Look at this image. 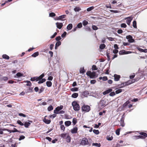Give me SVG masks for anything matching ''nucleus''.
Returning <instances> with one entry per match:
<instances>
[{
    "label": "nucleus",
    "instance_id": "nucleus-20",
    "mask_svg": "<svg viewBox=\"0 0 147 147\" xmlns=\"http://www.w3.org/2000/svg\"><path fill=\"white\" fill-rule=\"evenodd\" d=\"M64 117L65 118L67 119H69L72 118V117L71 116L69 115L66 114H65L64 115Z\"/></svg>",
    "mask_w": 147,
    "mask_h": 147
},
{
    "label": "nucleus",
    "instance_id": "nucleus-1",
    "mask_svg": "<svg viewBox=\"0 0 147 147\" xmlns=\"http://www.w3.org/2000/svg\"><path fill=\"white\" fill-rule=\"evenodd\" d=\"M80 144L82 145H88V146H90L91 144V143L89 142L87 138H84L82 139Z\"/></svg>",
    "mask_w": 147,
    "mask_h": 147
},
{
    "label": "nucleus",
    "instance_id": "nucleus-5",
    "mask_svg": "<svg viewBox=\"0 0 147 147\" xmlns=\"http://www.w3.org/2000/svg\"><path fill=\"white\" fill-rule=\"evenodd\" d=\"M107 105H106V101L102 98L100 101L99 103L98 104L99 106L103 108L105 107Z\"/></svg>",
    "mask_w": 147,
    "mask_h": 147
},
{
    "label": "nucleus",
    "instance_id": "nucleus-64",
    "mask_svg": "<svg viewBox=\"0 0 147 147\" xmlns=\"http://www.w3.org/2000/svg\"><path fill=\"white\" fill-rule=\"evenodd\" d=\"M61 39V38L60 37V36H58L55 39L57 41H58L60 40Z\"/></svg>",
    "mask_w": 147,
    "mask_h": 147
},
{
    "label": "nucleus",
    "instance_id": "nucleus-33",
    "mask_svg": "<svg viewBox=\"0 0 147 147\" xmlns=\"http://www.w3.org/2000/svg\"><path fill=\"white\" fill-rule=\"evenodd\" d=\"M74 10L76 12H78L81 10V9L79 7H76L74 8Z\"/></svg>",
    "mask_w": 147,
    "mask_h": 147
},
{
    "label": "nucleus",
    "instance_id": "nucleus-14",
    "mask_svg": "<svg viewBox=\"0 0 147 147\" xmlns=\"http://www.w3.org/2000/svg\"><path fill=\"white\" fill-rule=\"evenodd\" d=\"M66 17V16L65 15L59 16L58 17L57 20L64 21L65 20V19H63L65 18Z\"/></svg>",
    "mask_w": 147,
    "mask_h": 147
},
{
    "label": "nucleus",
    "instance_id": "nucleus-16",
    "mask_svg": "<svg viewBox=\"0 0 147 147\" xmlns=\"http://www.w3.org/2000/svg\"><path fill=\"white\" fill-rule=\"evenodd\" d=\"M57 27L59 29H61L63 26V25L61 23L57 22L56 23Z\"/></svg>",
    "mask_w": 147,
    "mask_h": 147
},
{
    "label": "nucleus",
    "instance_id": "nucleus-46",
    "mask_svg": "<svg viewBox=\"0 0 147 147\" xmlns=\"http://www.w3.org/2000/svg\"><path fill=\"white\" fill-rule=\"evenodd\" d=\"M93 132L96 134L97 135L99 134V131L98 130L94 129L93 131Z\"/></svg>",
    "mask_w": 147,
    "mask_h": 147
},
{
    "label": "nucleus",
    "instance_id": "nucleus-47",
    "mask_svg": "<svg viewBox=\"0 0 147 147\" xmlns=\"http://www.w3.org/2000/svg\"><path fill=\"white\" fill-rule=\"evenodd\" d=\"M17 123L18 124L22 126L24 125V123L21 121L20 120H18L17 121Z\"/></svg>",
    "mask_w": 147,
    "mask_h": 147
},
{
    "label": "nucleus",
    "instance_id": "nucleus-39",
    "mask_svg": "<svg viewBox=\"0 0 147 147\" xmlns=\"http://www.w3.org/2000/svg\"><path fill=\"white\" fill-rule=\"evenodd\" d=\"M78 88L75 87L71 89V90L72 91L74 92L78 91Z\"/></svg>",
    "mask_w": 147,
    "mask_h": 147
},
{
    "label": "nucleus",
    "instance_id": "nucleus-52",
    "mask_svg": "<svg viewBox=\"0 0 147 147\" xmlns=\"http://www.w3.org/2000/svg\"><path fill=\"white\" fill-rule=\"evenodd\" d=\"M120 129H118L116 131V134L117 135H119L120 134Z\"/></svg>",
    "mask_w": 147,
    "mask_h": 147
},
{
    "label": "nucleus",
    "instance_id": "nucleus-62",
    "mask_svg": "<svg viewBox=\"0 0 147 147\" xmlns=\"http://www.w3.org/2000/svg\"><path fill=\"white\" fill-rule=\"evenodd\" d=\"M67 34V33L66 32H65L64 33L62 34L61 35V37L62 38L66 36Z\"/></svg>",
    "mask_w": 147,
    "mask_h": 147
},
{
    "label": "nucleus",
    "instance_id": "nucleus-2",
    "mask_svg": "<svg viewBox=\"0 0 147 147\" xmlns=\"http://www.w3.org/2000/svg\"><path fill=\"white\" fill-rule=\"evenodd\" d=\"M72 105L73 107L74 110L75 111H78L80 110L79 105L75 101H74L72 103Z\"/></svg>",
    "mask_w": 147,
    "mask_h": 147
},
{
    "label": "nucleus",
    "instance_id": "nucleus-18",
    "mask_svg": "<svg viewBox=\"0 0 147 147\" xmlns=\"http://www.w3.org/2000/svg\"><path fill=\"white\" fill-rule=\"evenodd\" d=\"M125 84L124 82H123V83H121L120 84H118L117 85V87L119 88H123L125 86Z\"/></svg>",
    "mask_w": 147,
    "mask_h": 147
},
{
    "label": "nucleus",
    "instance_id": "nucleus-38",
    "mask_svg": "<svg viewBox=\"0 0 147 147\" xmlns=\"http://www.w3.org/2000/svg\"><path fill=\"white\" fill-rule=\"evenodd\" d=\"M113 137L112 136H107V139L109 141L112 140L113 139Z\"/></svg>",
    "mask_w": 147,
    "mask_h": 147
},
{
    "label": "nucleus",
    "instance_id": "nucleus-22",
    "mask_svg": "<svg viewBox=\"0 0 147 147\" xmlns=\"http://www.w3.org/2000/svg\"><path fill=\"white\" fill-rule=\"evenodd\" d=\"M123 91H124V89H119L118 90H116L115 91V92L116 94H118L121 93Z\"/></svg>",
    "mask_w": 147,
    "mask_h": 147
},
{
    "label": "nucleus",
    "instance_id": "nucleus-35",
    "mask_svg": "<svg viewBox=\"0 0 147 147\" xmlns=\"http://www.w3.org/2000/svg\"><path fill=\"white\" fill-rule=\"evenodd\" d=\"M77 123V119L76 118H74L72 120V123L74 125H75Z\"/></svg>",
    "mask_w": 147,
    "mask_h": 147
},
{
    "label": "nucleus",
    "instance_id": "nucleus-9",
    "mask_svg": "<svg viewBox=\"0 0 147 147\" xmlns=\"http://www.w3.org/2000/svg\"><path fill=\"white\" fill-rule=\"evenodd\" d=\"M127 39H128V41L129 42H133L135 41L134 39L132 38V37L130 35L127 36H126Z\"/></svg>",
    "mask_w": 147,
    "mask_h": 147
},
{
    "label": "nucleus",
    "instance_id": "nucleus-8",
    "mask_svg": "<svg viewBox=\"0 0 147 147\" xmlns=\"http://www.w3.org/2000/svg\"><path fill=\"white\" fill-rule=\"evenodd\" d=\"M131 53V52L130 51H126L125 50H122L119 52V54L120 55H122L124 54H127Z\"/></svg>",
    "mask_w": 147,
    "mask_h": 147
},
{
    "label": "nucleus",
    "instance_id": "nucleus-21",
    "mask_svg": "<svg viewBox=\"0 0 147 147\" xmlns=\"http://www.w3.org/2000/svg\"><path fill=\"white\" fill-rule=\"evenodd\" d=\"M67 134V133H62L61 134L60 136L61 138L65 139Z\"/></svg>",
    "mask_w": 147,
    "mask_h": 147
},
{
    "label": "nucleus",
    "instance_id": "nucleus-13",
    "mask_svg": "<svg viewBox=\"0 0 147 147\" xmlns=\"http://www.w3.org/2000/svg\"><path fill=\"white\" fill-rule=\"evenodd\" d=\"M114 80L115 81H118L121 78V76L120 75L115 74L114 75Z\"/></svg>",
    "mask_w": 147,
    "mask_h": 147
},
{
    "label": "nucleus",
    "instance_id": "nucleus-19",
    "mask_svg": "<svg viewBox=\"0 0 147 147\" xmlns=\"http://www.w3.org/2000/svg\"><path fill=\"white\" fill-rule=\"evenodd\" d=\"M30 124L31 123H30L26 121L25 122L24 125L25 127L28 128Z\"/></svg>",
    "mask_w": 147,
    "mask_h": 147
},
{
    "label": "nucleus",
    "instance_id": "nucleus-55",
    "mask_svg": "<svg viewBox=\"0 0 147 147\" xmlns=\"http://www.w3.org/2000/svg\"><path fill=\"white\" fill-rule=\"evenodd\" d=\"M121 26L122 28H125L127 27V25L125 23H122L121 24Z\"/></svg>",
    "mask_w": 147,
    "mask_h": 147
},
{
    "label": "nucleus",
    "instance_id": "nucleus-44",
    "mask_svg": "<svg viewBox=\"0 0 147 147\" xmlns=\"http://www.w3.org/2000/svg\"><path fill=\"white\" fill-rule=\"evenodd\" d=\"M133 26L134 28H137L136 22L135 20L133 22Z\"/></svg>",
    "mask_w": 147,
    "mask_h": 147
},
{
    "label": "nucleus",
    "instance_id": "nucleus-7",
    "mask_svg": "<svg viewBox=\"0 0 147 147\" xmlns=\"http://www.w3.org/2000/svg\"><path fill=\"white\" fill-rule=\"evenodd\" d=\"M63 108V105H60V106L57 107L54 111V113L56 114H59V111L62 109Z\"/></svg>",
    "mask_w": 147,
    "mask_h": 147
},
{
    "label": "nucleus",
    "instance_id": "nucleus-61",
    "mask_svg": "<svg viewBox=\"0 0 147 147\" xmlns=\"http://www.w3.org/2000/svg\"><path fill=\"white\" fill-rule=\"evenodd\" d=\"M16 75L17 76L20 77L22 76L23 75L20 72H18L16 74Z\"/></svg>",
    "mask_w": 147,
    "mask_h": 147
},
{
    "label": "nucleus",
    "instance_id": "nucleus-32",
    "mask_svg": "<svg viewBox=\"0 0 147 147\" xmlns=\"http://www.w3.org/2000/svg\"><path fill=\"white\" fill-rule=\"evenodd\" d=\"M93 146H95L98 147H100L101 146L100 144V143H93L92 144Z\"/></svg>",
    "mask_w": 147,
    "mask_h": 147
},
{
    "label": "nucleus",
    "instance_id": "nucleus-43",
    "mask_svg": "<svg viewBox=\"0 0 147 147\" xmlns=\"http://www.w3.org/2000/svg\"><path fill=\"white\" fill-rule=\"evenodd\" d=\"M53 109V107L52 105L49 106L47 108L48 110L49 111H51Z\"/></svg>",
    "mask_w": 147,
    "mask_h": 147
},
{
    "label": "nucleus",
    "instance_id": "nucleus-49",
    "mask_svg": "<svg viewBox=\"0 0 147 147\" xmlns=\"http://www.w3.org/2000/svg\"><path fill=\"white\" fill-rule=\"evenodd\" d=\"M82 26V24L81 23H78L77 26V28H80Z\"/></svg>",
    "mask_w": 147,
    "mask_h": 147
},
{
    "label": "nucleus",
    "instance_id": "nucleus-15",
    "mask_svg": "<svg viewBox=\"0 0 147 147\" xmlns=\"http://www.w3.org/2000/svg\"><path fill=\"white\" fill-rule=\"evenodd\" d=\"M65 139L66 140V141L67 142H71V138L69 136V134H68Z\"/></svg>",
    "mask_w": 147,
    "mask_h": 147
},
{
    "label": "nucleus",
    "instance_id": "nucleus-3",
    "mask_svg": "<svg viewBox=\"0 0 147 147\" xmlns=\"http://www.w3.org/2000/svg\"><path fill=\"white\" fill-rule=\"evenodd\" d=\"M45 76L44 74H42L39 76L37 77V80L39 81L38 82V84H40L42 83L45 81L46 80L45 78L42 79Z\"/></svg>",
    "mask_w": 147,
    "mask_h": 147
},
{
    "label": "nucleus",
    "instance_id": "nucleus-40",
    "mask_svg": "<svg viewBox=\"0 0 147 147\" xmlns=\"http://www.w3.org/2000/svg\"><path fill=\"white\" fill-rule=\"evenodd\" d=\"M12 132H18L19 133H23V132H21L20 131H18L16 128H13V129L11 130Z\"/></svg>",
    "mask_w": 147,
    "mask_h": 147
},
{
    "label": "nucleus",
    "instance_id": "nucleus-30",
    "mask_svg": "<svg viewBox=\"0 0 147 147\" xmlns=\"http://www.w3.org/2000/svg\"><path fill=\"white\" fill-rule=\"evenodd\" d=\"M2 57L3 59H9V57L6 54H3L2 55Z\"/></svg>",
    "mask_w": 147,
    "mask_h": 147
},
{
    "label": "nucleus",
    "instance_id": "nucleus-48",
    "mask_svg": "<svg viewBox=\"0 0 147 147\" xmlns=\"http://www.w3.org/2000/svg\"><path fill=\"white\" fill-rule=\"evenodd\" d=\"M92 29L94 30H96L98 29V28L95 25H93L92 26Z\"/></svg>",
    "mask_w": 147,
    "mask_h": 147
},
{
    "label": "nucleus",
    "instance_id": "nucleus-10",
    "mask_svg": "<svg viewBox=\"0 0 147 147\" xmlns=\"http://www.w3.org/2000/svg\"><path fill=\"white\" fill-rule=\"evenodd\" d=\"M124 115H123L121 117L120 121V123L122 127H124L125 125V124L124 123Z\"/></svg>",
    "mask_w": 147,
    "mask_h": 147
},
{
    "label": "nucleus",
    "instance_id": "nucleus-4",
    "mask_svg": "<svg viewBox=\"0 0 147 147\" xmlns=\"http://www.w3.org/2000/svg\"><path fill=\"white\" fill-rule=\"evenodd\" d=\"M139 134L140 135L137 136V137L138 138H140L142 139H145L147 137V134L144 132H140Z\"/></svg>",
    "mask_w": 147,
    "mask_h": 147
},
{
    "label": "nucleus",
    "instance_id": "nucleus-24",
    "mask_svg": "<svg viewBox=\"0 0 147 147\" xmlns=\"http://www.w3.org/2000/svg\"><path fill=\"white\" fill-rule=\"evenodd\" d=\"M96 76V72L94 71H93L92 72L90 76V78H94Z\"/></svg>",
    "mask_w": 147,
    "mask_h": 147
},
{
    "label": "nucleus",
    "instance_id": "nucleus-12",
    "mask_svg": "<svg viewBox=\"0 0 147 147\" xmlns=\"http://www.w3.org/2000/svg\"><path fill=\"white\" fill-rule=\"evenodd\" d=\"M78 128L77 127H75L71 130V132L72 134H76L78 132Z\"/></svg>",
    "mask_w": 147,
    "mask_h": 147
},
{
    "label": "nucleus",
    "instance_id": "nucleus-63",
    "mask_svg": "<svg viewBox=\"0 0 147 147\" xmlns=\"http://www.w3.org/2000/svg\"><path fill=\"white\" fill-rule=\"evenodd\" d=\"M135 76V74L134 73L133 74V75H131L129 76V78L130 79H133L134 78Z\"/></svg>",
    "mask_w": 147,
    "mask_h": 147
},
{
    "label": "nucleus",
    "instance_id": "nucleus-42",
    "mask_svg": "<svg viewBox=\"0 0 147 147\" xmlns=\"http://www.w3.org/2000/svg\"><path fill=\"white\" fill-rule=\"evenodd\" d=\"M130 81H129V80L126 82H124V83L125 84V86H128L131 84V83H130Z\"/></svg>",
    "mask_w": 147,
    "mask_h": 147
},
{
    "label": "nucleus",
    "instance_id": "nucleus-37",
    "mask_svg": "<svg viewBox=\"0 0 147 147\" xmlns=\"http://www.w3.org/2000/svg\"><path fill=\"white\" fill-rule=\"evenodd\" d=\"M30 80L32 81H38L37 77H35L31 78Z\"/></svg>",
    "mask_w": 147,
    "mask_h": 147
},
{
    "label": "nucleus",
    "instance_id": "nucleus-45",
    "mask_svg": "<svg viewBox=\"0 0 147 147\" xmlns=\"http://www.w3.org/2000/svg\"><path fill=\"white\" fill-rule=\"evenodd\" d=\"M94 9V7L93 6L91 7L88 8L87 9V11H90L92 10H93Z\"/></svg>",
    "mask_w": 147,
    "mask_h": 147
},
{
    "label": "nucleus",
    "instance_id": "nucleus-60",
    "mask_svg": "<svg viewBox=\"0 0 147 147\" xmlns=\"http://www.w3.org/2000/svg\"><path fill=\"white\" fill-rule=\"evenodd\" d=\"M91 73L92 72L90 71H88L87 72L86 74L88 76H89L90 78V76Z\"/></svg>",
    "mask_w": 147,
    "mask_h": 147
},
{
    "label": "nucleus",
    "instance_id": "nucleus-27",
    "mask_svg": "<svg viewBox=\"0 0 147 147\" xmlns=\"http://www.w3.org/2000/svg\"><path fill=\"white\" fill-rule=\"evenodd\" d=\"M78 93H74L72 94L71 97L74 98H76L78 96Z\"/></svg>",
    "mask_w": 147,
    "mask_h": 147
},
{
    "label": "nucleus",
    "instance_id": "nucleus-11",
    "mask_svg": "<svg viewBox=\"0 0 147 147\" xmlns=\"http://www.w3.org/2000/svg\"><path fill=\"white\" fill-rule=\"evenodd\" d=\"M127 19L126 20V23L128 25H130L131 21L132 20V18L131 17H129L125 18V19Z\"/></svg>",
    "mask_w": 147,
    "mask_h": 147
},
{
    "label": "nucleus",
    "instance_id": "nucleus-59",
    "mask_svg": "<svg viewBox=\"0 0 147 147\" xmlns=\"http://www.w3.org/2000/svg\"><path fill=\"white\" fill-rule=\"evenodd\" d=\"M61 43L60 41H57L55 45L58 47L61 45Z\"/></svg>",
    "mask_w": 147,
    "mask_h": 147
},
{
    "label": "nucleus",
    "instance_id": "nucleus-36",
    "mask_svg": "<svg viewBox=\"0 0 147 147\" xmlns=\"http://www.w3.org/2000/svg\"><path fill=\"white\" fill-rule=\"evenodd\" d=\"M85 72V70L84 69V68H81L80 69V72L81 74H84Z\"/></svg>",
    "mask_w": 147,
    "mask_h": 147
},
{
    "label": "nucleus",
    "instance_id": "nucleus-51",
    "mask_svg": "<svg viewBox=\"0 0 147 147\" xmlns=\"http://www.w3.org/2000/svg\"><path fill=\"white\" fill-rule=\"evenodd\" d=\"M49 16L51 17H53L55 16L56 15L55 13L53 12L51 13H49Z\"/></svg>",
    "mask_w": 147,
    "mask_h": 147
},
{
    "label": "nucleus",
    "instance_id": "nucleus-6",
    "mask_svg": "<svg viewBox=\"0 0 147 147\" xmlns=\"http://www.w3.org/2000/svg\"><path fill=\"white\" fill-rule=\"evenodd\" d=\"M82 111L85 112H88L90 110V106L88 105H84L82 108Z\"/></svg>",
    "mask_w": 147,
    "mask_h": 147
},
{
    "label": "nucleus",
    "instance_id": "nucleus-53",
    "mask_svg": "<svg viewBox=\"0 0 147 147\" xmlns=\"http://www.w3.org/2000/svg\"><path fill=\"white\" fill-rule=\"evenodd\" d=\"M44 90V88L43 87H42L39 90L38 93L40 94Z\"/></svg>",
    "mask_w": 147,
    "mask_h": 147
},
{
    "label": "nucleus",
    "instance_id": "nucleus-58",
    "mask_svg": "<svg viewBox=\"0 0 147 147\" xmlns=\"http://www.w3.org/2000/svg\"><path fill=\"white\" fill-rule=\"evenodd\" d=\"M115 94L114 92H111L109 94V95L111 96H113L115 95Z\"/></svg>",
    "mask_w": 147,
    "mask_h": 147
},
{
    "label": "nucleus",
    "instance_id": "nucleus-29",
    "mask_svg": "<svg viewBox=\"0 0 147 147\" xmlns=\"http://www.w3.org/2000/svg\"><path fill=\"white\" fill-rule=\"evenodd\" d=\"M46 85L48 87H50L52 86V82L51 81H48L46 82Z\"/></svg>",
    "mask_w": 147,
    "mask_h": 147
},
{
    "label": "nucleus",
    "instance_id": "nucleus-41",
    "mask_svg": "<svg viewBox=\"0 0 147 147\" xmlns=\"http://www.w3.org/2000/svg\"><path fill=\"white\" fill-rule=\"evenodd\" d=\"M25 82H27V83L26 84V86H30L32 85V84L30 81H27Z\"/></svg>",
    "mask_w": 147,
    "mask_h": 147
},
{
    "label": "nucleus",
    "instance_id": "nucleus-57",
    "mask_svg": "<svg viewBox=\"0 0 147 147\" xmlns=\"http://www.w3.org/2000/svg\"><path fill=\"white\" fill-rule=\"evenodd\" d=\"M60 128L61 130H63V131H64L65 128L64 125H61Z\"/></svg>",
    "mask_w": 147,
    "mask_h": 147
},
{
    "label": "nucleus",
    "instance_id": "nucleus-26",
    "mask_svg": "<svg viewBox=\"0 0 147 147\" xmlns=\"http://www.w3.org/2000/svg\"><path fill=\"white\" fill-rule=\"evenodd\" d=\"M73 27L72 24H69L67 26V29L68 30H71Z\"/></svg>",
    "mask_w": 147,
    "mask_h": 147
},
{
    "label": "nucleus",
    "instance_id": "nucleus-34",
    "mask_svg": "<svg viewBox=\"0 0 147 147\" xmlns=\"http://www.w3.org/2000/svg\"><path fill=\"white\" fill-rule=\"evenodd\" d=\"M106 46L105 44H101L99 46L100 49H104L105 47Z\"/></svg>",
    "mask_w": 147,
    "mask_h": 147
},
{
    "label": "nucleus",
    "instance_id": "nucleus-25",
    "mask_svg": "<svg viewBox=\"0 0 147 147\" xmlns=\"http://www.w3.org/2000/svg\"><path fill=\"white\" fill-rule=\"evenodd\" d=\"M39 55V53L38 52H36L34 53L33 54L31 55V56L35 57L36 56H38Z\"/></svg>",
    "mask_w": 147,
    "mask_h": 147
},
{
    "label": "nucleus",
    "instance_id": "nucleus-54",
    "mask_svg": "<svg viewBox=\"0 0 147 147\" xmlns=\"http://www.w3.org/2000/svg\"><path fill=\"white\" fill-rule=\"evenodd\" d=\"M88 23V22L86 21V20H84L82 22V24L84 26H85L86 25H87Z\"/></svg>",
    "mask_w": 147,
    "mask_h": 147
},
{
    "label": "nucleus",
    "instance_id": "nucleus-23",
    "mask_svg": "<svg viewBox=\"0 0 147 147\" xmlns=\"http://www.w3.org/2000/svg\"><path fill=\"white\" fill-rule=\"evenodd\" d=\"M43 120V121L47 124H49L51 122V121L50 120L46 119L45 118H44Z\"/></svg>",
    "mask_w": 147,
    "mask_h": 147
},
{
    "label": "nucleus",
    "instance_id": "nucleus-17",
    "mask_svg": "<svg viewBox=\"0 0 147 147\" xmlns=\"http://www.w3.org/2000/svg\"><path fill=\"white\" fill-rule=\"evenodd\" d=\"M112 91V89H109L108 90H106L104 92H103V94L104 95H105L111 92Z\"/></svg>",
    "mask_w": 147,
    "mask_h": 147
},
{
    "label": "nucleus",
    "instance_id": "nucleus-28",
    "mask_svg": "<svg viewBox=\"0 0 147 147\" xmlns=\"http://www.w3.org/2000/svg\"><path fill=\"white\" fill-rule=\"evenodd\" d=\"M71 123L70 121H67L65 122V124L66 126H69L71 125Z\"/></svg>",
    "mask_w": 147,
    "mask_h": 147
},
{
    "label": "nucleus",
    "instance_id": "nucleus-56",
    "mask_svg": "<svg viewBox=\"0 0 147 147\" xmlns=\"http://www.w3.org/2000/svg\"><path fill=\"white\" fill-rule=\"evenodd\" d=\"M25 138V137L23 135H22L20 136V137L19 139V140H22L24 139Z\"/></svg>",
    "mask_w": 147,
    "mask_h": 147
},
{
    "label": "nucleus",
    "instance_id": "nucleus-31",
    "mask_svg": "<svg viewBox=\"0 0 147 147\" xmlns=\"http://www.w3.org/2000/svg\"><path fill=\"white\" fill-rule=\"evenodd\" d=\"M130 101L129 100H127L126 102H125L123 105V107H126L127 105L130 103Z\"/></svg>",
    "mask_w": 147,
    "mask_h": 147
},
{
    "label": "nucleus",
    "instance_id": "nucleus-50",
    "mask_svg": "<svg viewBox=\"0 0 147 147\" xmlns=\"http://www.w3.org/2000/svg\"><path fill=\"white\" fill-rule=\"evenodd\" d=\"M92 69L93 70H97L98 69L96 67V66L95 65H93L92 66Z\"/></svg>",
    "mask_w": 147,
    "mask_h": 147
}]
</instances>
